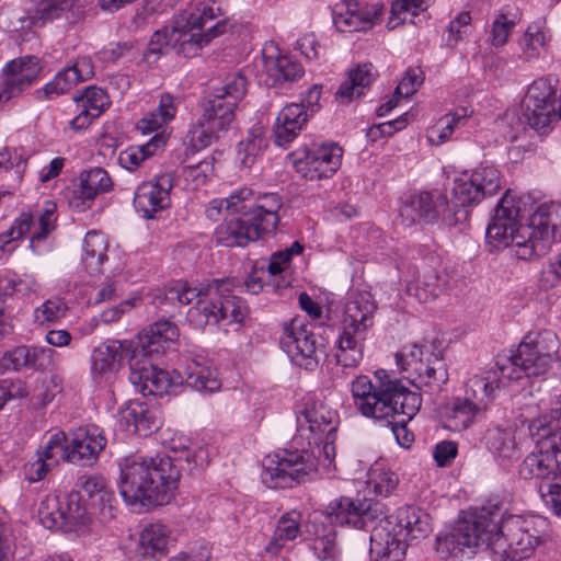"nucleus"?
Masks as SVG:
<instances>
[{
    "mask_svg": "<svg viewBox=\"0 0 561 561\" xmlns=\"http://www.w3.org/2000/svg\"><path fill=\"white\" fill-rule=\"evenodd\" d=\"M67 305L60 299H48L34 310V320L39 325L54 324L67 316Z\"/></svg>",
    "mask_w": 561,
    "mask_h": 561,
    "instance_id": "680f3d73",
    "label": "nucleus"
},
{
    "mask_svg": "<svg viewBox=\"0 0 561 561\" xmlns=\"http://www.w3.org/2000/svg\"><path fill=\"white\" fill-rule=\"evenodd\" d=\"M57 204L47 199L43 203V207L38 215L37 228L33 232L30 241V247L34 249V243L42 239H45L56 228L57 220Z\"/></svg>",
    "mask_w": 561,
    "mask_h": 561,
    "instance_id": "6e6d98bb",
    "label": "nucleus"
},
{
    "mask_svg": "<svg viewBox=\"0 0 561 561\" xmlns=\"http://www.w3.org/2000/svg\"><path fill=\"white\" fill-rule=\"evenodd\" d=\"M432 264H424L419 270L415 280L408 287V294L415 297L420 302L435 300L447 288L449 284V274L440 262L432 259Z\"/></svg>",
    "mask_w": 561,
    "mask_h": 561,
    "instance_id": "a878e982",
    "label": "nucleus"
},
{
    "mask_svg": "<svg viewBox=\"0 0 561 561\" xmlns=\"http://www.w3.org/2000/svg\"><path fill=\"white\" fill-rule=\"evenodd\" d=\"M431 531V517L419 507L403 506L391 516L382 513L371 528L370 556L374 561H402L407 541L423 539Z\"/></svg>",
    "mask_w": 561,
    "mask_h": 561,
    "instance_id": "6e6552de",
    "label": "nucleus"
},
{
    "mask_svg": "<svg viewBox=\"0 0 561 561\" xmlns=\"http://www.w3.org/2000/svg\"><path fill=\"white\" fill-rule=\"evenodd\" d=\"M233 279H214L199 288L178 282L167 291V298L180 305H195L187 311L188 322L198 329L217 325L227 329L240 324L248 314L243 300L232 294Z\"/></svg>",
    "mask_w": 561,
    "mask_h": 561,
    "instance_id": "423d86ee",
    "label": "nucleus"
},
{
    "mask_svg": "<svg viewBox=\"0 0 561 561\" xmlns=\"http://www.w3.org/2000/svg\"><path fill=\"white\" fill-rule=\"evenodd\" d=\"M119 469V493L131 507L169 504L180 479L169 455L129 456L121 461Z\"/></svg>",
    "mask_w": 561,
    "mask_h": 561,
    "instance_id": "20e7f679",
    "label": "nucleus"
},
{
    "mask_svg": "<svg viewBox=\"0 0 561 561\" xmlns=\"http://www.w3.org/2000/svg\"><path fill=\"white\" fill-rule=\"evenodd\" d=\"M343 149L337 144L304 148L293 154L296 171L309 180L330 178L341 167Z\"/></svg>",
    "mask_w": 561,
    "mask_h": 561,
    "instance_id": "6ab92c4d",
    "label": "nucleus"
},
{
    "mask_svg": "<svg viewBox=\"0 0 561 561\" xmlns=\"http://www.w3.org/2000/svg\"><path fill=\"white\" fill-rule=\"evenodd\" d=\"M56 354L53 348L45 346H16L13 350L7 351L1 356L0 371H19L23 368L51 369Z\"/></svg>",
    "mask_w": 561,
    "mask_h": 561,
    "instance_id": "bb28decb",
    "label": "nucleus"
},
{
    "mask_svg": "<svg viewBox=\"0 0 561 561\" xmlns=\"http://www.w3.org/2000/svg\"><path fill=\"white\" fill-rule=\"evenodd\" d=\"M118 423L127 434L147 436L158 428L154 415L144 403L130 401L118 412Z\"/></svg>",
    "mask_w": 561,
    "mask_h": 561,
    "instance_id": "c9c22d12",
    "label": "nucleus"
},
{
    "mask_svg": "<svg viewBox=\"0 0 561 561\" xmlns=\"http://www.w3.org/2000/svg\"><path fill=\"white\" fill-rule=\"evenodd\" d=\"M79 183L96 197L100 193L108 192L112 188V180L108 173L102 168H91L82 171L79 175Z\"/></svg>",
    "mask_w": 561,
    "mask_h": 561,
    "instance_id": "bf43d9fd",
    "label": "nucleus"
},
{
    "mask_svg": "<svg viewBox=\"0 0 561 561\" xmlns=\"http://www.w3.org/2000/svg\"><path fill=\"white\" fill-rule=\"evenodd\" d=\"M107 240L98 231H89L83 240L82 263L90 274L101 273L102 264L107 259Z\"/></svg>",
    "mask_w": 561,
    "mask_h": 561,
    "instance_id": "ea45409f",
    "label": "nucleus"
},
{
    "mask_svg": "<svg viewBox=\"0 0 561 561\" xmlns=\"http://www.w3.org/2000/svg\"><path fill=\"white\" fill-rule=\"evenodd\" d=\"M478 405L463 398H456L446 415V427L461 432L473 424L477 416L483 412V409H477Z\"/></svg>",
    "mask_w": 561,
    "mask_h": 561,
    "instance_id": "79ce46f5",
    "label": "nucleus"
},
{
    "mask_svg": "<svg viewBox=\"0 0 561 561\" xmlns=\"http://www.w3.org/2000/svg\"><path fill=\"white\" fill-rule=\"evenodd\" d=\"M38 517L42 525L47 529H59L65 527L62 504L56 495H47L39 505Z\"/></svg>",
    "mask_w": 561,
    "mask_h": 561,
    "instance_id": "603ef678",
    "label": "nucleus"
},
{
    "mask_svg": "<svg viewBox=\"0 0 561 561\" xmlns=\"http://www.w3.org/2000/svg\"><path fill=\"white\" fill-rule=\"evenodd\" d=\"M73 100L78 107H83L91 112V116L99 117L110 106L107 93L98 87L87 88L82 94L75 96Z\"/></svg>",
    "mask_w": 561,
    "mask_h": 561,
    "instance_id": "5fc2aeb1",
    "label": "nucleus"
},
{
    "mask_svg": "<svg viewBox=\"0 0 561 561\" xmlns=\"http://www.w3.org/2000/svg\"><path fill=\"white\" fill-rule=\"evenodd\" d=\"M331 522L348 525L357 529H369L378 522L382 511L378 503L373 504L367 499L341 496L333 500L327 507Z\"/></svg>",
    "mask_w": 561,
    "mask_h": 561,
    "instance_id": "412c9836",
    "label": "nucleus"
},
{
    "mask_svg": "<svg viewBox=\"0 0 561 561\" xmlns=\"http://www.w3.org/2000/svg\"><path fill=\"white\" fill-rule=\"evenodd\" d=\"M180 103L178 98L169 93L162 94L158 107L139 121L138 129L148 134L163 128L175 118Z\"/></svg>",
    "mask_w": 561,
    "mask_h": 561,
    "instance_id": "e433bc0d",
    "label": "nucleus"
},
{
    "mask_svg": "<svg viewBox=\"0 0 561 561\" xmlns=\"http://www.w3.org/2000/svg\"><path fill=\"white\" fill-rule=\"evenodd\" d=\"M179 336V329L170 321H158L138 335V345L134 348L142 357H152L163 353Z\"/></svg>",
    "mask_w": 561,
    "mask_h": 561,
    "instance_id": "7c9ffc66",
    "label": "nucleus"
},
{
    "mask_svg": "<svg viewBox=\"0 0 561 561\" xmlns=\"http://www.w3.org/2000/svg\"><path fill=\"white\" fill-rule=\"evenodd\" d=\"M136 357L134 342L110 340L93 348L90 356V374L95 383L108 381L123 367V360L129 363Z\"/></svg>",
    "mask_w": 561,
    "mask_h": 561,
    "instance_id": "aec40b11",
    "label": "nucleus"
},
{
    "mask_svg": "<svg viewBox=\"0 0 561 561\" xmlns=\"http://www.w3.org/2000/svg\"><path fill=\"white\" fill-rule=\"evenodd\" d=\"M250 195L245 197V202H241L244 206L241 214L250 216L264 233L272 232L276 229L279 216L278 211L282 208V199L276 193H267L254 196V192L248 187Z\"/></svg>",
    "mask_w": 561,
    "mask_h": 561,
    "instance_id": "cd10ccee",
    "label": "nucleus"
},
{
    "mask_svg": "<svg viewBox=\"0 0 561 561\" xmlns=\"http://www.w3.org/2000/svg\"><path fill=\"white\" fill-rule=\"evenodd\" d=\"M239 217L225 219L215 231L217 243L228 247H245L249 242L256 241L264 232L250 216L240 214Z\"/></svg>",
    "mask_w": 561,
    "mask_h": 561,
    "instance_id": "c756f323",
    "label": "nucleus"
},
{
    "mask_svg": "<svg viewBox=\"0 0 561 561\" xmlns=\"http://www.w3.org/2000/svg\"><path fill=\"white\" fill-rule=\"evenodd\" d=\"M423 83V72L420 68L407 69L403 78L394 91L396 98H409L413 95Z\"/></svg>",
    "mask_w": 561,
    "mask_h": 561,
    "instance_id": "774afa93",
    "label": "nucleus"
},
{
    "mask_svg": "<svg viewBox=\"0 0 561 561\" xmlns=\"http://www.w3.org/2000/svg\"><path fill=\"white\" fill-rule=\"evenodd\" d=\"M492 510L496 529L491 539L490 550L493 561H523L534 556L548 537L549 524L542 516L510 515L502 518L501 510L495 504Z\"/></svg>",
    "mask_w": 561,
    "mask_h": 561,
    "instance_id": "1a4fd4ad",
    "label": "nucleus"
},
{
    "mask_svg": "<svg viewBox=\"0 0 561 561\" xmlns=\"http://www.w3.org/2000/svg\"><path fill=\"white\" fill-rule=\"evenodd\" d=\"M375 379L373 382L369 377L359 375L352 380L350 390L354 407L360 415L375 422L391 424L397 415L405 416L392 424V432L399 445L408 448L414 436L405 422L420 411L422 397L385 369L376 370Z\"/></svg>",
    "mask_w": 561,
    "mask_h": 561,
    "instance_id": "7ed1b4c3",
    "label": "nucleus"
},
{
    "mask_svg": "<svg viewBox=\"0 0 561 561\" xmlns=\"http://www.w3.org/2000/svg\"><path fill=\"white\" fill-rule=\"evenodd\" d=\"M228 23L215 3H199L182 12L172 25L156 31L151 36L145 58L159 56L173 49L185 57L197 55L198 50L214 38L225 34Z\"/></svg>",
    "mask_w": 561,
    "mask_h": 561,
    "instance_id": "39448f33",
    "label": "nucleus"
},
{
    "mask_svg": "<svg viewBox=\"0 0 561 561\" xmlns=\"http://www.w3.org/2000/svg\"><path fill=\"white\" fill-rule=\"evenodd\" d=\"M333 10V24L342 33L366 31L381 14L382 5L375 4L373 10L360 8L358 0H342Z\"/></svg>",
    "mask_w": 561,
    "mask_h": 561,
    "instance_id": "c85d7f7f",
    "label": "nucleus"
},
{
    "mask_svg": "<svg viewBox=\"0 0 561 561\" xmlns=\"http://www.w3.org/2000/svg\"><path fill=\"white\" fill-rule=\"evenodd\" d=\"M561 393L551 402L550 414H542L535 419L529 431L531 435H540V432H557L561 431Z\"/></svg>",
    "mask_w": 561,
    "mask_h": 561,
    "instance_id": "052dcab7",
    "label": "nucleus"
},
{
    "mask_svg": "<svg viewBox=\"0 0 561 561\" xmlns=\"http://www.w3.org/2000/svg\"><path fill=\"white\" fill-rule=\"evenodd\" d=\"M432 0H394L391 4V18L388 24L390 25L393 20L398 23H404L408 20L414 23L413 18L417 15L419 11H424L428 8Z\"/></svg>",
    "mask_w": 561,
    "mask_h": 561,
    "instance_id": "4d7b16f0",
    "label": "nucleus"
},
{
    "mask_svg": "<svg viewBox=\"0 0 561 561\" xmlns=\"http://www.w3.org/2000/svg\"><path fill=\"white\" fill-rule=\"evenodd\" d=\"M522 14L515 5H504L496 13L491 27L490 42L494 47H502L508 41L510 34L520 21Z\"/></svg>",
    "mask_w": 561,
    "mask_h": 561,
    "instance_id": "a19ab883",
    "label": "nucleus"
},
{
    "mask_svg": "<svg viewBox=\"0 0 561 561\" xmlns=\"http://www.w3.org/2000/svg\"><path fill=\"white\" fill-rule=\"evenodd\" d=\"M301 515L297 511L284 514L277 522L273 537L265 546V552L276 556L287 545L295 540L300 533Z\"/></svg>",
    "mask_w": 561,
    "mask_h": 561,
    "instance_id": "58836bf2",
    "label": "nucleus"
},
{
    "mask_svg": "<svg viewBox=\"0 0 561 561\" xmlns=\"http://www.w3.org/2000/svg\"><path fill=\"white\" fill-rule=\"evenodd\" d=\"M550 41L551 34L548 28L539 23L529 24L519 39L523 58L527 61L538 58L540 49L545 48Z\"/></svg>",
    "mask_w": 561,
    "mask_h": 561,
    "instance_id": "a18cd8bd",
    "label": "nucleus"
},
{
    "mask_svg": "<svg viewBox=\"0 0 561 561\" xmlns=\"http://www.w3.org/2000/svg\"><path fill=\"white\" fill-rule=\"evenodd\" d=\"M171 450L174 456H170L174 461H185L190 471L205 468L209 462V451L204 446H190L182 442H172Z\"/></svg>",
    "mask_w": 561,
    "mask_h": 561,
    "instance_id": "de8ad7c7",
    "label": "nucleus"
},
{
    "mask_svg": "<svg viewBox=\"0 0 561 561\" xmlns=\"http://www.w3.org/2000/svg\"><path fill=\"white\" fill-rule=\"evenodd\" d=\"M309 118L308 111H305L301 104L290 103L285 105L278 113L273 126L276 146L285 147L291 142L306 127Z\"/></svg>",
    "mask_w": 561,
    "mask_h": 561,
    "instance_id": "473e14b6",
    "label": "nucleus"
},
{
    "mask_svg": "<svg viewBox=\"0 0 561 561\" xmlns=\"http://www.w3.org/2000/svg\"><path fill=\"white\" fill-rule=\"evenodd\" d=\"M515 195L506 191L499 201L486 228L491 251L511 247L520 260L545 255L554 241H561V203L545 202L536 207L526 222L518 220Z\"/></svg>",
    "mask_w": 561,
    "mask_h": 561,
    "instance_id": "f257e3e1",
    "label": "nucleus"
},
{
    "mask_svg": "<svg viewBox=\"0 0 561 561\" xmlns=\"http://www.w3.org/2000/svg\"><path fill=\"white\" fill-rule=\"evenodd\" d=\"M183 377L186 385L198 392L215 393L221 388L217 369L209 359L201 355L186 359Z\"/></svg>",
    "mask_w": 561,
    "mask_h": 561,
    "instance_id": "2f4dec72",
    "label": "nucleus"
},
{
    "mask_svg": "<svg viewBox=\"0 0 561 561\" xmlns=\"http://www.w3.org/2000/svg\"><path fill=\"white\" fill-rule=\"evenodd\" d=\"M376 302L368 291L350 296L344 307L341 332L335 341V359L344 368L357 367L364 357V342L374 325Z\"/></svg>",
    "mask_w": 561,
    "mask_h": 561,
    "instance_id": "9b49d317",
    "label": "nucleus"
},
{
    "mask_svg": "<svg viewBox=\"0 0 561 561\" xmlns=\"http://www.w3.org/2000/svg\"><path fill=\"white\" fill-rule=\"evenodd\" d=\"M76 486L87 493L91 502L92 514L101 523H108L116 517L118 512L117 501L102 476H81L77 480Z\"/></svg>",
    "mask_w": 561,
    "mask_h": 561,
    "instance_id": "b1692460",
    "label": "nucleus"
},
{
    "mask_svg": "<svg viewBox=\"0 0 561 561\" xmlns=\"http://www.w3.org/2000/svg\"><path fill=\"white\" fill-rule=\"evenodd\" d=\"M402 222L411 226L416 222L434 224L440 221L446 226H455L467 219L463 210H453L447 197L439 194L436 197L427 192L412 195L401 207Z\"/></svg>",
    "mask_w": 561,
    "mask_h": 561,
    "instance_id": "2eb2a0df",
    "label": "nucleus"
},
{
    "mask_svg": "<svg viewBox=\"0 0 561 561\" xmlns=\"http://www.w3.org/2000/svg\"><path fill=\"white\" fill-rule=\"evenodd\" d=\"M164 145L165 137L161 134H157L142 146H130L121 151L118 162L124 169L135 171L146 159L153 156Z\"/></svg>",
    "mask_w": 561,
    "mask_h": 561,
    "instance_id": "37998d69",
    "label": "nucleus"
},
{
    "mask_svg": "<svg viewBox=\"0 0 561 561\" xmlns=\"http://www.w3.org/2000/svg\"><path fill=\"white\" fill-rule=\"evenodd\" d=\"M399 482L398 476L385 468L382 463H375L367 473V488L380 496L390 495Z\"/></svg>",
    "mask_w": 561,
    "mask_h": 561,
    "instance_id": "09e8293b",
    "label": "nucleus"
},
{
    "mask_svg": "<svg viewBox=\"0 0 561 561\" xmlns=\"http://www.w3.org/2000/svg\"><path fill=\"white\" fill-rule=\"evenodd\" d=\"M485 445L502 467H510L520 457L516 432L512 428H491L485 434Z\"/></svg>",
    "mask_w": 561,
    "mask_h": 561,
    "instance_id": "72a5a7b5",
    "label": "nucleus"
},
{
    "mask_svg": "<svg viewBox=\"0 0 561 561\" xmlns=\"http://www.w3.org/2000/svg\"><path fill=\"white\" fill-rule=\"evenodd\" d=\"M468 118L466 108L456 110L439 118L435 126L432 127V136H436V142L444 144L450 139L456 128L463 126Z\"/></svg>",
    "mask_w": 561,
    "mask_h": 561,
    "instance_id": "864d4df0",
    "label": "nucleus"
},
{
    "mask_svg": "<svg viewBox=\"0 0 561 561\" xmlns=\"http://www.w3.org/2000/svg\"><path fill=\"white\" fill-rule=\"evenodd\" d=\"M149 357L139 356L136 353L133 362L129 363V381L136 391L144 396L150 394V385L153 381V373L157 367L148 359Z\"/></svg>",
    "mask_w": 561,
    "mask_h": 561,
    "instance_id": "8fccbe9b",
    "label": "nucleus"
},
{
    "mask_svg": "<svg viewBox=\"0 0 561 561\" xmlns=\"http://www.w3.org/2000/svg\"><path fill=\"white\" fill-rule=\"evenodd\" d=\"M41 71L38 58L25 56L9 62L0 89V103L10 100L32 85Z\"/></svg>",
    "mask_w": 561,
    "mask_h": 561,
    "instance_id": "393cba45",
    "label": "nucleus"
},
{
    "mask_svg": "<svg viewBox=\"0 0 561 561\" xmlns=\"http://www.w3.org/2000/svg\"><path fill=\"white\" fill-rule=\"evenodd\" d=\"M558 350L559 340L554 332L528 333L510 356L497 360V370H486L468 379L465 398L485 411L500 387L546 374Z\"/></svg>",
    "mask_w": 561,
    "mask_h": 561,
    "instance_id": "f03ea898",
    "label": "nucleus"
},
{
    "mask_svg": "<svg viewBox=\"0 0 561 561\" xmlns=\"http://www.w3.org/2000/svg\"><path fill=\"white\" fill-rule=\"evenodd\" d=\"M106 446L102 430L95 425L73 430L66 440L64 460L80 466L92 465Z\"/></svg>",
    "mask_w": 561,
    "mask_h": 561,
    "instance_id": "4be33fe9",
    "label": "nucleus"
},
{
    "mask_svg": "<svg viewBox=\"0 0 561 561\" xmlns=\"http://www.w3.org/2000/svg\"><path fill=\"white\" fill-rule=\"evenodd\" d=\"M279 343L290 359L307 370H314L324 354L316 334L299 319L284 325Z\"/></svg>",
    "mask_w": 561,
    "mask_h": 561,
    "instance_id": "f3484780",
    "label": "nucleus"
},
{
    "mask_svg": "<svg viewBox=\"0 0 561 561\" xmlns=\"http://www.w3.org/2000/svg\"><path fill=\"white\" fill-rule=\"evenodd\" d=\"M298 436L307 446L319 443L324 434L336 432L337 413L322 400L307 394L296 410Z\"/></svg>",
    "mask_w": 561,
    "mask_h": 561,
    "instance_id": "a211bd4d",
    "label": "nucleus"
},
{
    "mask_svg": "<svg viewBox=\"0 0 561 561\" xmlns=\"http://www.w3.org/2000/svg\"><path fill=\"white\" fill-rule=\"evenodd\" d=\"M396 363L415 388L430 396L440 393L449 379L442 354L432 352L426 345L403 346L396 354Z\"/></svg>",
    "mask_w": 561,
    "mask_h": 561,
    "instance_id": "ddd939ff",
    "label": "nucleus"
},
{
    "mask_svg": "<svg viewBox=\"0 0 561 561\" xmlns=\"http://www.w3.org/2000/svg\"><path fill=\"white\" fill-rule=\"evenodd\" d=\"M376 73L371 64L358 65L348 72L347 79L341 83L336 96L343 103H348L364 94V90L375 80Z\"/></svg>",
    "mask_w": 561,
    "mask_h": 561,
    "instance_id": "4c0bfd02",
    "label": "nucleus"
},
{
    "mask_svg": "<svg viewBox=\"0 0 561 561\" xmlns=\"http://www.w3.org/2000/svg\"><path fill=\"white\" fill-rule=\"evenodd\" d=\"M265 147L266 140L262 136L261 128H251L247 137L237 146V162L241 168H251Z\"/></svg>",
    "mask_w": 561,
    "mask_h": 561,
    "instance_id": "49530a36",
    "label": "nucleus"
},
{
    "mask_svg": "<svg viewBox=\"0 0 561 561\" xmlns=\"http://www.w3.org/2000/svg\"><path fill=\"white\" fill-rule=\"evenodd\" d=\"M537 436L536 450L522 462L519 476L551 481L561 472V431L540 432Z\"/></svg>",
    "mask_w": 561,
    "mask_h": 561,
    "instance_id": "dca6fc26",
    "label": "nucleus"
},
{
    "mask_svg": "<svg viewBox=\"0 0 561 561\" xmlns=\"http://www.w3.org/2000/svg\"><path fill=\"white\" fill-rule=\"evenodd\" d=\"M265 69L275 83L294 82L304 76L302 66L287 55L265 57Z\"/></svg>",
    "mask_w": 561,
    "mask_h": 561,
    "instance_id": "c03bdc74",
    "label": "nucleus"
},
{
    "mask_svg": "<svg viewBox=\"0 0 561 561\" xmlns=\"http://www.w3.org/2000/svg\"><path fill=\"white\" fill-rule=\"evenodd\" d=\"M336 432L324 434L323 438L309 450L283 449L267 455L263 459L262 482L271 489L291 488L322 467L328 472L335 470Z\"/></svg>",
    "mask_w": 561,
    "mask_h": 561,
    "instance_id": "0eeeda50",
    "label": "nucleus"
},
{
    "mask_svg": "<svg viewBox=\"0 0 561 561\" xmlns=\"http://www.w3.org/2000/svg\"><path fill=\"white\" fill-rule=\"evenodd\" d=\"M174 186L171 173L156 175L152 180L139 184L134 195V207L145 219H152L154 215L170 205V192Z\"/></svg>",
    "mask_w": 561,
    "mask_h": 561,
    "instance_id": "5701e85b",
    "label": "nucleus"
},
{
    "mask_svg": "<svg viewBox=\"0 0 561 561\" xmlns=\"http://www.w3.org/2000/svg\"><path fill=\"white\" fill-rule=\"evenodd\" d=\"M247 93V79L240 72L229 75L221 87L215 89L205 104L204 119L191 130L196 147L211 145L219 131H226L234 119V111Z\"/></svg>",
    "mask_w": 561,
    "mask_h": 561,
    "instance_id": "f8f14e48",
    "label": "nucleus"
},
{
    "mask_svg": "<svg viewBox=\"0 0 561 561\" xmlns=\"http://www.w3.org/2000/svg\"><path fill=\"white\" fill-rule=\"evenodd\" d=\"M62 504V513L66 526L85 525L89 517L85 507L81 504L79 493H70L67 495Z\"/></svg>",
    "mask_w": 561,
    "mask_h": 561,
    "instance_id": "0e129e2a",
    "label": "nucleus"
},
{
    "mask_svg": "<svg viewBox=\"0 0 561 561\" xmlns=\"http://www.w3.org/2000/svg\"><path fill=\"white\" fill-rule=\"evenodd\" d=\"M68 206L78 213L91 208L95 197L79 182L69 187L65 193Z\"/></svg>",
    "mask_w": 561,
    "mask_h": 561,
    "instance_id": "69168bd1",
    "label": "nucleus"
},
{
    "mask_svg": "<svg viewBox=\"0 0 561 561\" xmlns=\"http://www.w3.org/2000/svg\"><path fill=\"white\" fill-rule=\"evenodd\" d=\"M501 188L500 171L491 165L479 167L472 171H463L454 179L453 210H463L478 205L483 198L492 196Z\"/></svg>",
    "mask_w": 561,
    "mask_h": 561,
    "instance_id": "4468645a",
    "label": "nucleus"
},
{
    "mask_svg": "<svg viewBox=\"0 0 561 561\" xmlns=\"http://www.w3.org/2000/svg\"><path fill=\"white\" fill-rule=\"evenodd\" d=\"M250 195L248 187L234 190L227 198H215L209 202L205 213L211 220H217L221 210L226 209L231 214H241L244 206L241 202H245V197Z\"/></svg>",
    "mask_w": 561,
    "mask_h": 561,
    "instance_id": "3c124183",
    "label": "nucleus"
},
{
    "mask_svg": "<svg viewBox=\"0 0 561 561\" xmlns=\"http://www.w3.org/2000/svg\"><path fill=\"white\" fill-rule=\"evenodd\" d=\"M173 542L167 525L152 523L141 530L137 551L144 558L160 559L168 553L169 546Z\"/></svg>",
    "mask_w": 561,
    "mask_h": 561,
    "instance_id": "f704fd0d",
    "label": "nucleus"
},
{
    "mask_svg": "<svg viewBox=\"0 0 561 561\" xmlns=\"http://www.w3.org/2000/svg\"><path fill=\"white\" fill-rule=\"evenodd\" d=\"M67 437L65 433L57 432L53 434L44 446L37 449L35 456L42 458L44 462L53 468L58 465L59 458L64 459V450L66 449Z\"/></svg>",
    "mask_w": 561,
    "mask_h": 561,
    "instance_id": "e2e57ef3",
    "label": "nucleus"
},
{
    "mask_svg": "<svg viewBox=\"0 0 561 561\" xmlns=\"http://www.w3.org/2000/svg\"><path fill=\"white\" fill-rule=\"evenodd\" d=\"M495 529L491 507L483 506L442 531L435 540L436 553L444 561L469 559L480 549H490Z\"/></svg>",
    "mask_w": 561,
    "mask_h": 561,
    "instance_id": "9d476101",
    "label": "nucleus"
},
{
    "mask_svg": "<svg viewBox=\"0 0 561 561\" xmlns=\"http://www.w3.org/2000/svg\"><path fill=\"white\" fill-rule=\"evenodd\" d=\"M214 172L213 159H204L196 164L187 165L183 170L186 182L197 188L206 183L208 176Z\"/></svg>",
    "mask_w": 561,
    "mask_h": 561,
    "instance_id": "338daca9",
    "label": "nucleus"
},
{
    "mask_svg": "<svg viewBox=\"0 0 561 561\" xmlns=\"http://www.w3.org/2000/svg\"><path fill=\"white\" fill-rule=\"evenodd\" d=\"M78 83L79 80L70 67H66L58 71L54 79L46 83L42 90L37 91V93H43L46 99H54L69 92Z\"/></svg>",
    "mask_w": 561,
    "mask_h": 561,
    "instance_id": "13d9d810",
    "label": "nucleus"
}]
</instances>
